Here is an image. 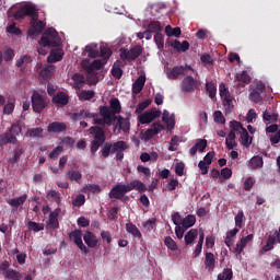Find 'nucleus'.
<instances>
[{
	"label": "nucleus",
	"mask_w": 280,
	"mask_h": 280,
	"mask_svg": "<svg viewBox=\"0 0 280 280\" xmlns=\"http://www.w3.org/2000/svg\"><path fill=\"white\" fill-rule=\"evenodd\" d=\"M98 113L102 118L95 119L97 126H113V117L121 113V102H119V98L114 97L109 101V107L102 105L98 108Z\"/></svg>",
	"instance_id": "nucleus-1"
},
{
	"label": "nucleus",
	"mask_w": 280,
	"mask_h": 280,
	"mask_svg": "<svg viewBox=\"0 0 280 280\" xmlns=\"http://www.w3.org/2000/svg\"><path fill=\"white\" fill-rule=\"evenodd\" d=\"M127 148L128 143H126L124 140L114 143L105 142L101 149V156L103 159H108L110 154H116V161H124V152H126Z\"/></svg>",
	"instance_id": "nucleus-2"
},
{
	"label": "nucleus",
	"mask_w": 280,
	"mask_h": 280,
	"mask_svg": "<svg viewBox=\"0 0 280 280\" xmlns=\"http://www.w3.org/2000/svg\"><path fill=\"white\" fill-rule=\"evenodd\" d=\"M90 135H92L93 139L90 148V152L93 156L97 153V150L102 148V145L106 144V132L100 126H94L89 129Z\"/></svg>",
	"instance_id": "nucleus-3"
},
{
	"label": "nucleus",
	"mask_w": 280,
	"mask_h": 280,
	"mask_svg": "<svg viewBox=\"0 0 280 280\" xmlns=\"http://www.w3.org/2000/svg\"><path fill=\"white\" fill-rule=\"evenodd\" d=\"M97 45H88L85 46V52L89 58H110L113 56V50L108 47L101 46L100 50L96 49Z\"/></svg>",
	"instance_id": "nucleus-4"
},
{
	"label": "nucleus",
	"mask_w": 280,
	"mask_h": 280,
	"mask_svg": "<svg viewBox=\"0 0 280 280\" xmlns=\"http://www.w3.org/2000/svg\"><path fill=\"white\" fill-rule=\"evenodd\" d=\"M31 30L28 31V36H38L43 34V30L47 27V23L38 20V10L31 16Z\"/></svg>",
	"instance_id": "nucleus-5"
},
{
	"label": "nucleus",
	"mask_w": 280,
	"mask_h": 280,
	"mask_svg": "<svg viewBox=\"0 0 280 280\" xmlns=\"http://www.w3.org/2000/svg\"><path fill=\"white\" fill-rule=\"evenodd\" d=\"M56 38H58V32L56 28H47L39 39V45L42 47H56L58 45V43H56Z\"/></svg>",
	"instance_id": "nucleus-6"
},
{
	"label": "nucleus",
	"mask_w": 280,
	"mask_h": 280,
	"mask_svg": "<svg viewBox=\"0 0 280 280\" xmlns=\"http://www.w3.org/2000/svg\"><path fill=\"white\" fill-rule=\"evenodd\" d=\"M120 59L128 60L129 62H135L141 54H143V48L139 45L131 47L129 50L126 48H120Z\"/></svg>",
	"instance_id": "nucleus-7"
},
{
	"label": "nucleus",
	"mask_w": 280,
	"mask_h": 280,
	"mask_svg": "<svg viewBox=\"0 0 280 280\" xmlns=\"http://www.w3.org/2000/svg\"><path fill=\"white\" fill-rule=\"evenodd\" d=\"M32 108L34 113H43L47 108V101L44 95H40L37 91H34L31 97Z\"/></svg>",
	"instance_id": "nucleus-8"
},
{
	"label": "nucleus",
	"mask_w": 280,
	"mask_h": 280,
	"mask_svg": "<svg viewBox=\"0 0 280 280\" xmlns=\"http://www.w3.org/2000/svg\"><path fill=\"white\" fill-rule=\"evenodd\" d=\"M161 117V110L159 109H150L147 110L138 116L139 124L145 125V124H152L154 119H159Z\"/></svg>",
	"instance_id": "nucleus-9"
},
{
	"label": "nucleus",
	"mask_w": 280,
	"mask_h": 280,
	"mask_svg": "<svg viewBox=\"0 0 280 280\" xmlns=\"http://www.w3.org/2000/svg\"><path fill=\"white\" fill-rule=\"evenodd\" d=\"M163 130H165V126H163L159 121H155L152 124L151 128L144 131L142 139L144 141H150V139H154V137H156V135H160V132H163Z\"/></svg>",
	"instance_id": "nucleus-10"
},
{
	"label": "nucleus",
	"mask_w": 280,
	"mask_h": 280,
	"mask_svg": "<svg viewBox=\"0 0 280 280\" xmlns=\"http://www.w3.org/2000/svg\"><path fill=\"white\" fill-rule=\"evenodd\" d=\"M108 62V58L102 57V59H95L90 65H83V69L88 75H95V71H100L102 69L103 65H106Z\"/></svg>",
	"instance_id": "nucleus-11"
},
{
	"label": "nucleus",
	"mask_w": 280,
	"mask_h": 280,
	"mask_svg": "<svg viewBox=\"0 0 280 280\" xmlns=\"http://www.w3.org/2000/svg\"><path fill=\"white\" fill-rule=\"evenodd\" d=\"M36 7L24 4L14 13V19L15 21H23L25 16H30L32 19L33 14H36Z\"/></svg>",
	"instance_id": "nucleus-12"
},
{
	"label": "nucleus",
	"mask_w": 280,
	"mask_h": 280,
	"mask_svg": "<svg viewBox=\"0 0 280 280\" xmlns=\"http://www.w3.org/2000/svg\"><path fill=\"white\" fill-rule=\"evenodd\" d=\"M98 117L100 114L91 113L89 109H81L80 112L73 113L71 115V119H73V121H82V119H94V124L95 119H100Z\"/></svg>",
	"instance_id": "nucleus-13"
},
{
	"label": "nucleus",
	"mask_w": 280,
	"mask_h": 280,
	"mask_svg": "<svg viewBox=\"0 0 280 280\" xmlns=\"http://www.w3.org/2000/svg\"><path fill=\"white\" fill-rule=\"evenodd\" d=\"M70 240H73L74 244L84 253L85 255H89V248L86 245H84V242H82V231L81 230H74L69 235Z\"/></svg>",
	"instance_id": "nucleus-14"
},
{
	"label": "nucleus",
	"mask_w": 280,
	"mask_h": 280,
	"mask_svg": "<svg viewBox=\"0 0 280 280\" xmlns=\"http://www.w3.org/2000/svg\"><path fill=\"white\" fill-rule=\"evenodd\" d=\"M129 188L128 185L118 184L114 188H112L109 192V198H114V200H121L125 194H128Z\"/></svg>",
	"instance_id": "nucleus-15"
},
{
	"label": "nucleus",
	"mask_w": 280,
	"mask_h": 280,
	"mask_svg": "<svg viewBox=\"0 0 280 280\" xmlns=\"http://www.w3.org/2000/svg\"><path fill=\"white\" fill-rule=\"evenodd\" d=\"M196 89V79L191 75H187L182 81L183 93H191Z\"/></svg>",
	"instance_id": "nucleus-16"
},
{
	"label": "nucleus",
	"mask_w": 280,
	"mask_h": 280,
	"mask_svg": "<svg viewBox=\"0 0 280 280\" xmlns=\"http://www.w3.org/2000/svg\"><path fill=\"white\" fill-rule=\"evenodd\" d=\"M52 104H56V106H67V104H69V94L66 92H58L52 96Z\"/></svg>",
	"instance_id": "nucleus-17"
},
{
	"label": "nucleus",
	"mask_w": 280,
	"mask_h": 280,
	"mask_svg": "<svg viewBox=\"0 0 280 280\" xmlns=\"http://www.w3.org/2000/svg\"><path fill=\"white\" fill-rule=\"evenodd\" d=\"M60 213H62V210L60 208H57L52 212H50L48 219V226L50 229H60V223L58 222V215H60Z\"/></svg>",
	"instance_id": "nucleus-18"
},
{
	"label": "nucleus",
	"mask_w": 280,
	"mask_h": 280,
	"mask_svg": "<svg viewBox=\"0 0 280 280\" xmlns=\"http://www.w3.org/2000/svg\"><path fill=\"white\" fill-rule=\"evenodd\" d=\"M83 241L86 246H89V248H95L100 242V240H97V236L91 231L85 232V234L83 235Z\"/></svg>",
	"instance_id": "nucleus-19"
},
{
	"label": "nucleus",
	"mask_w": 280,
	"mask_h": 280,
	"mask_svg": "<svg viewBox=\"0 0 280 280\" xmlns=\"http://www.w3.org/2000/svg\"><path fill=\"white\" fill-rule=\"evenodd\" d=\"M185 74V68L183 66H176L166 73L168 80H178L180 75Z\"/></svg>",
	"instance_id": "nucleus-20"
},
{
	"label": "nucleus",
	"mask_w": 280,
	"mask_h": 280,
	"mask_svg": "<svg viewBox=\"0 0 280 280\" xmlns=\"http://www.w3.org/2000/svg\"><path fill=\"white\" fill-rule=\"evenodd\" d=\"M8 143H12L14 145L19 143V139H16V137L10 132L0 135V145H8Z\"/></svg>",
	"instance_id": "nucleus-21"
},
{
	"label": "nucleus",
	"mask_w": 280,
	"mask_h": 280,
	"mask_svg": "<svg viewBox=\"0 0 280 280\" xmlns=\"http://www.w3.org/2000/svg\"><path fill=\"white\" fill-rule=\"evenodd\" d=\"M145 86V75H140L135 83L132 84V93L133 95H139L143 88Z\"/></svg>",
	"instance_id": "nucleus-22"
},
{
	"label": "nucleus",
	"mask_w": 280,
	"mask_h": 280,
	"mask_svg": "<svg viewBox=\"0 0 280 280\" xmlns=\"http://www.w3.org/2000/svg\"><path fill=\"white\" fill-rule=\"evenodd\" d=\"M248 242H253V234H248L247 236L243 237L240 243L236 244L235 253L236 255H242L244 253V248H246V245Z\"/></svg>",
	"instance_id": "nucleus-23"
},
{
	"label": "nucleus",
	"mask_w": 280,
	"mask_h": 280,
	"mask_svg": "<svg viewBox=\"0 0 280 280\" xmlns=\"http://www.w3.org/2000/svg\"><path fill=\"white\" fill-rule=\"evenodd\" d=\"M203 264H205L206 270L211 271L215 268V256L213 255V253H211V252L206 253Z\"/></svg>",
	"instance_id": "nucleus-24"
},
{
	"label": "nucleus",
	"mask_w": 280,
	"mask_h": 280,
	"mask_svg": "<svg viewBox=\"0 0 280 280\" xmlns=\"http://www.w3.org/2000/svg\"><path fill=\"white\" fill-rule=\"evenodd\" d=\"M127 187L129 188V191H132V189H137V191L140 192L148 191V186L139 179L130 182V184H127Z\"/></svg>",
	"instance_id": "nucleus-25"
},
{
	"label": "nucleus",
	"mask_w": 280,
	"mask_h": 280,
	"mask_svg": "<svg viewBox=\"0 0 280 280\" xmlns=\"http://www.w3.org/2000/svg\"><path fill=\"white\" fill-rule=\"evenodd\" d=\"M48 132H65L67 130V125L65 122H50L47 128Z\"/></svg>",
	"instance_id": "nucleus-26"
},
{
	"label": "nucleus",
	"mask_w": 280,
	"mask_h": 280,
	"mask_svg": "<svg viewBox=\"0 0 280 280\" xmlns=\"http://www.w3.org/2000/svg\"><path fill=\"white\" fill-rule=\"evenodd\" d=\"M124 65H121V61H116L110 70V73L115 80H121V75H124V70L121 68Z\"/></svg>",
	"instance_id": "nucleus-27"
},
{
	"label": "nucleus",
	"mask_w": 280,
	"mask_h": 280,
	"mask_svg": "<svg viewBox=\"0 0 280 280\" xmlns=\"http://www.w3.org/2000/svg\"><path fill=\"white\" fill-rule=\"evenodd\" d=\"M27 200V196L24 194L18 198L9 199L7 202L10 205V207H13L14 209H19V207H22V205H25V201Z\"/></svg>",
	"instance_id": "nucleus-28"
},
{
	"label": "nucleus",
	"mask_w": 280,
	"mask_h": 280,
	"mask_svg": "<svg viewBox=\"0 0 280 280\" xmlns=\"http://www.w3.org/2000/svg\"><path fill=\"white\" fill-rule=\"evenodd\" d=\"M116 128H119V130H122L124 132H128V130H130V120L128 118L118 116Z\"/></svg>",
	"instance_id": "nucleus-29"
},
{
	"label": "nucleus",
	"mask_w": 280,
	"mask_h": 280,
	"mask_svg": "<svg viewBox=\"0 0 280 280\" xmlns=\"http://www.w3.org/2000/svg\"><path fill=\"white\" fill-rule=\"evenodd\" d=\"M171 47H173V49H176V51H187L189 49V42L184 40L183 43H180V40L175 39L172 44Z\"/></svg>",
	"instance_id": "nucleus-30"
},
{
	"label": "nucleus",
	"mask_w": 280,
	"mask_h": 280,
	"mask_svg": "<svg viewBox=\"0 0 280 280\" xmlns=\"http://www.w3.org/2000/svg\"><path fill=\"white\" fill-rule=\"evenodd\" d=\"M250 170H259V167H264V158L259 155H255L249 160Z\"/></svg>",
	"instance_id": "nucleus-31"
},
{
	"label": "nucleus",
	"mask_w": 280,
	"mask_h": 280,
	"mask_svg": "<svg viewBox=\"0 0 280 280\" xmlns=\"http://www.w3.org/2000/svg\"><path fill=\"white\" fill-rule=\"evenodd\" d=\"M241 135V144L244 148H250V144L253 143V138L248 135V130L243 129V131L240 133Z\"/></svg>",
	"instance_id": "nucleus-32"
},
{
	"label": "nucleus",
	"mask_w": 280,
	"mask_h": 280,
	"mask_svg": "<svg viewBox=\"0 0 280 280\" xmlns=\"http://www.w3.org/2000/svg\"><path fill=\"white\" fill-rule=\"evenodd\" d=\"M198 237V230L197 229H191L186 233L184 236L185 244L186 246H189V244H194V241Z\"/></svg>",
	"instance_id": "nucleus-33"
},
{
	"label": "nucleus",
	"mask_w": 280,
	"mask_h": 280,
	"mask_svg": "<svg viewBox=\"0 0 280 280\" xmlns=\"http://www.w3.org/2000/svg\"><path fill=\"white\" fill-rule=\"evenodd\" d=\"M68 180H74V183H80L82 180V173L80 171L70 170L67 172Z\"/></svg>",
	"instance_id": "nucleus-34"
},
{
	"label": "nucleus",
	"mask_w": 280,
	"mask_h": 280,
	"mask_svg": "<svg viewBox=\"0 0 280 280\" xmlns=\"http://www.w3.org/2000/svg\"><path fill=\"white\" fill-rule=\"evenodd\" d=\"M196 224V215L194 214H188L186 218L182 220V226L183 229H191Z\"/></svg>",
	"instance_id": "nucleus-35"
},
{
	"label": "nucleus",
	"mask_w": 280,
	"mask_h": 280,
	"mask_svg": "<svg viewBox=\"0 0 280 280\" xmlns=\"http://www.w3.org/2000/svg\"><path fill=\"white\" fill-rule=\"evenodd\" d=\"M206 91L209 94V97L211 100H215V95L218 93V86L213 82H207L206 83Z\"/></svg>",
	"instance_id": "nucleus-36"
},
{
	"label": "nucleus",
	"mask_w": 280,
	"mask_h": 280,
	"mask_svg": "<svg viewBox=\"0 0 280 280\" xmlns=\"http://www.w3.org/2000/svg\"><path fill=\"white\" fill-rule=\"evenodd\" d=\"M235 133L229 132L226 139H225V145L228 150H233L234 148H237V142L235 141Z\"/></svg>",
	"instance_id": "nucleus-37"
},
{
	"label": "nucleus",
	"mask_w": 280,
	"mask_h": 280,
	"mask_svg": "<svg viewBox=\"0 0 280 280\" xmlns=\"http://www.w3.org/2000/svg\"><path fill=\"white\" fill-rule=\"evenodd\" d=\"M237 82H242L243 84H250V74H248V71L243 70L241 73L236 74Z\"/></svg>",
	"instance_id": "nucleus-38"
},
{
	"label": "nucleus",
	"mask_w": 280,
	"mask_h": 280,
	"mask_svg": "<svg viewBox=\"0 0 280 280\" xmlns=\"http://www.w3.org/2000/svg\"><path fill=\"white\" fill-rule=\"evenodd\" d=\"M230 132H233V135H235V132H238V135L241 132H243L246 128H244V126H242V122L237 121V120H232L230 121Z\"/></svg>",
	"instance_id": "nucleus-39"
},
{
	"label": "nucleus",
	"mask_w": 280,
	"mask_h": 280,
	"mask_svg": "<svg viewBox=\"0 0 280 280\" xmlns=\"http://www.w3.org/2000/svg\"><path fill=\"white\" fill-rule=\"evenodd\" d=\"M126 231L127 233L133 235V237H141V231H139V228H137V225H135L133 223H127Z\"/></svg>",
	"instance_id": "nucleus-40"
},
{
	"label": "nucleus",
	"mask_w": 280,
	"mask_h": 280,
	"mask_svg": "<svg viewBox=\"0 0 280 280\" xmlns=\"http://www.w3.org/2000/svg\"><path fill=\"white\" fill-rule=\"evenodd\" d=\"M23 278V276L21 275V272L14 270V269H9L8 272H5L4 275V279H9V280H21Z\"/></svg>",
	"instance_id": "nucleus-41"
},
{
	"label": "nucleus",
	"mask_w": 280,
	"mask_h": 280,
	"mask_svg": "<svg viewBox=\"0 0 280 280\" xmlns=\"http://www.w3.org/2000/svg\"><path fill=\"white\" fill-rule=\"evenodd\" d=\"M46 198L50 200V202H56L57 205H60L61 202L60 194L56 190L48 191Z\"/></svg>",
	"instance_id": "nucleus-42"
},
{
	"label": "nucleus",
	"mask_w": 280,
	"mask_h": 280,
	"mask_svg": "<svg viewBox=\"0 0 280 280\" xmlns=\"http://www.w3.org/2000/svg\"><path fill=\"white\" fill-rule=\"evenodd\" d=\"M148 30L149 32L153 33V34H161V30H163V26H161V22L159 21H152L149 25H148Z\"/></svg>",
	"instance_id": "nucleus-43"
},
{
	"label": "nucleus",
	"mask_w": 280,
	"mask_h": 280,
	"mask_svg": "<svg viewBox=\"0 0 280 280\" xmlns=\"http://www.w3.org/2000/svg\"><path fill=\"white\" fill-rule=\"evenodd\" d=\"M95 97V92L93 90H83L79 94V100H83L84 102H89V100H93Z\"/></svg>",
	"instance_id": "nucleus-44"
},
{
	"label": "nucleus",
	"mask_w": 280,
	"mask_h": 280,
	"mask_svg": "<svg viewBox=\"0 0 280 280\" xmlns=\"http://www.w3.org/2000/svg\"><path fill=\"white\" fill-rule=\"evenodd\" d=\"M62 60V51L61 50H55L51 51L48 56V62H60Z\"/></svg>",
	"instance_id": "nucleus-45"
},
{
	"label": "nucleus",
	"mask_w": 280,
	"mask_h": 280,
	"mask_svg": "<svg viewBox=\"0 0 280 280\" xmlns=\"http://www.w3.org/2000/svg\"><path fill=\"white\" fill-rule=\"evenodd\" d=\"M26 137H31V138H40L43 137V128L37 127V128H31L27 129L26 131Z\"/></svg>",
	"instance_id": "nucleus-46"
},
{
	"label": "nucleus",
	"mask_w": 280,
	"mask_h": 280,
	"mask_svg": "<svg viewBox=\"0 0 280 280\" xmlns=\"http://www.w3.org/2000/svg\"><path fill=\"white\" fill-rule=\"evenodd\" d=\"M25 152L22 147H18L13 150V159L10 160V163L14 165V163H19L21 155Z\"/></svg>",
	"instance_id": "nucleus-47"
},
{
	"label": "nucleus",
	"mask_w": 280,
	"mask_h": 280,
	"mask_svg": "<svg viewBox=\"0 0 280 280\" xmlns=\"http://www.w3.org/2000/svg\"><path fill=\"white\" fill-rule=\"evenodd\" d=\"M233 269L225 268L221 273L218 275V280H232Z\"/></svg>",
	"instance_id": "nucleus-48"
},
{
	"label": "nucleus",
	"mask_w": 280,
	"mask_h": 280,
	"mask_svg": "<svg viewBox=\"0 0 280 280\" xmlns=\"http://www.w3.org/2000/svg\"><path fill=\"white\" fill-rule=\"evenodd\" d=\"M27 226L30 231H34V233H38L39 231H45V225L43 223L28 221Z\"/></svg>",
	"instance_id": "nucleus-49"
},
{
	"label": "nucleus",
	"mask_w": 280,
	"mask_h": 280,
	"mask_svg": "<svg viewBox=\"0 0 280 280\" xmlns=\"http://www.w3.org/2000/svg\"><path fill=\"white\" fill-rule=\"evenodd\" d=\"M223 106L225 108V113H232L235 106L233 105V96H226L223 98Z\"/></svg>",
	"instance_id": "nucleus-50"
},
{
	"label": "nucleus",
	"mask_w": 280,
	"mask_h": 280,
	"mask_svg": "<svg viewBox=\"0 0 280 280\" xmlns=\"http://www.w3.org/2000/svg\"><path fill=\"white\" fill-rule=\"evenodd\" d=\"M164 244L168 248V250H178V245L176 244V241L172 238L171 236H166L164 238Z\"/></svg>",
	"instance_id": "nucleus-51"
},
{
	"label": "nucleus",
	"mask_w": 280,
	"mask_h": 280,
	"mask_svg": "<svg viewBox=\"0 0 280 280\" xmlns=\"http://www.w3.org/2000/svg\"><path fill=\"white\" fill-rule=\"evenodd\" d=\"M262 119L264 121H270L271 124H275L279 119V115L277 114H270L268 109H266L262 113Z\"/></svg>",
	"instance_id": "nucleus-52"
},
{
	"label": "nucleus",
	"mask_w": 280,
	"mask_h": 280,
	"mask_svg": "<svg viewBox=\"0 0 280 280\" xmlns=\"http://www.w3.org/2000/svg\"><path fill=\"white\" fill-rule=\"evenodd\" d=\"M249 100L250 102H254V104L264 102V97H261V94L257 90H254L249 93Z\"/></svg>",
	"instance_id": "nucleus-53"
},
{
	"label": "nucleus",
	"mask_w": 280,
	"mask_h": 280,
	"mask_svg": "<svg viewBox=\"0 0 280 280\" xmlns=\"http://www.w3.org/2000/svg\"><path fill=\"white\" fill-rule=\"evenodd\" d=\"M72 80L77 89H82V84H84V77L81 73H74L72 75Z\"/></svg>",
	"instance_id": "nucleus-54"
},
{
	"label": "nucleus",
	"mask_w": 280,
	"mask_h": 280,
	"mask_svg": "<svg viewBox=\"0 0 280 280\" xmlns=\"http://www.w3.org/2000/svg\"><path fill=\"white\" fill-rule=\"evenodd\" d=\"M23 132V128L20 124H12L11 128L9 129V133L13 135V137H19Z\"/></svg>",
	"instance_id": "nucleus-55"
},
{
	"label": "nucleus",
	"mask_w": 280,
	"mask_h": 280,
	"mask_svg": "<svg viewBox=\"0 0 280 280\" xmlns=\"http://www.w3.org/2000/svg\"><path fill=\"white\" fill-rule=\"evenodd\" d=\"M154 43L158 47V49H163L164 45H165V38L163 37V35L161 33H156L154 35Z\"/></svg>",
	"instance_id": "nucleus-56"
},
{
	"label": "nucleus",
	"mask_w": 280,
	"mask_h": 280,
	"mask_svg": "<svg viewBox=\"0 0 280 280\" xmlns=\"http://www.w3.org/2000/svg\"><path fill=\"white\" fill-rule=\"evenodd\" d=\"M219 93H220V97L222 100H224L226 97H231V92H229V88L224 83H221L219 85Z\"/></svg>",
	"instance_id": "nucleus-57"
},
{
	"label": "nucleus",
	"mask_w": 280,
	"mask_h": 280,
	"mask_svg": "<svg viewBox=\"0 0 280 280\" xmlns=\"http://www.w3.org/2000/svg\"><path fill=\"white\" fill-rule=\"evenodd\" d=\"M84 202H86V196H84V194H79L72 201V205L74 207H83Z\"/></svg>",
	"instance_id": "nucleus-58"
},
{
	"label": "nucleus",
	"mask_w": 280,
	"mask_h": 280,
	"mask_svg": "<svg viewBox=\"0 0 280 280\" xmlns=\"http://www.w3.org/2000/svg\"><path fill=\"white\" fill-rule=\"evenodd\" d=\"M150 104H152V100L147 98L143 102L139 103L137 108H136V113H143V110H145V108H148V106H150Z\"/></svg>",
	"instance_id": "nucleus-59"
},
{
	"label": "nucleus",
	"mask_w": 280,
	"mask_h": 280,
	"mask_svg": "<svg viewBox=\"0 0 280 280\" xmlns=\"http://www.w3.org/2000/svg\"><path fill=\"white\" fill-rule=\"evenodd\" d=\"M65 150V148H62L61 145L56 147L50 153H49V159L51 160H56L60 156V154H62V151Z\"/></svg>",
	"instance_id": "nucleus-60"
},
{
	"label": "nucleus",
	"mask_w": 280,
	"mask_h": 280,
	"mask_svg": "<svg viewBox=\"0 0 280 280\" xmlns=\"http://www.w3.org/2000/svg\"><path fill=\"white\" fill-rule=\"evenodd\" d=\"M83 189L85 194L86 191H91L92 194H100V191H102V188H100V185H95V184H89Z\"/></svg>",
	"instance_id": "nucleus-61"
},
{
	"label": "nucleus",
	"mask_w": 280,
	"mask_h": 280,
	"mask_svg": "<svg viewBox=\"0 0 280 280\" xmlns=\"http://www.w3.org/2000/svg\"><path fill=\"white\" fill-rule=\"evenodd\" d=\"M214 121L215 124H226V118H224V115L220 110H215L213 113Z\"/></svg>",
	"instance_id": "nucleus-62"
},
{
	"label": "nucleus",
	"mask_w": 280,
	"mask_h": 280,
	"mask_svg": "<svg viewBox=\"0 0 280 280\" xmlns=\"http://www.w3.org/2000/svg\"><path fill=\"white\" fill-rule=\"evenodd\" d=\"M144 229H147L148 231H153V229H156V219L155 218H151L148 221H145L143 223Z\"/></svg>",
	"instance_id": "nucleus-63"
},
{
	"label": "nucleus",
	"mask_w": 280,
	"mask_h": 280,
	"mask_svg": "<svg viewBox=\"0 0 280 280\" xmlns=\"http://www.w3.org/2000/svg\"><path fill=\"white\" fill-rule=\"evenodd\" d=\"M195 148H197L199 152H205V150H207V140L206 139L197 140V142L195 143Z\"/></svg>",
	"instance_id": "nucleus-64"
}]
</instances>
